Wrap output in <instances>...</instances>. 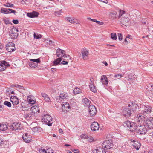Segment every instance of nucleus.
I'll use <instances>...</instances> for the list:
<instances>
[{"instance_id":"obj_1","label":"nucleus","mask_w":153,"mask_h":153,"mask_svg":"<svg viewBox=\"0 0 153 153\" xmlns=\"http://www.w3.org/2000/svg\"><path fill=\"white\" fill-rule=\"evenodd\" d=\"M53 119L51 116L48 114H45L42 117V121L49 126H51L53 123Z\"/></svg>"},{"instance_id":"obj_2","label":"nucleus","mask_w":153,"mask_h":153,"mask_svg":"<svg viewBox=\"0 0 153 153\" xmlns=\"http://www.w3.org/2000/svg\"><path fill=\"white\" fill-rule=\"evenodd\" d=\"M134 130L139 135H143L146 134L147 131V128L144 125L138 126L135 128Z\"/></svg>"},{"instance_id":"obj_3","label":"nucleus","mask_w":153,"mask_h":153,"mask_svg":"<svg viewBox=\"0 0 153 153\" xmlns=\"http://www.w3.org/2000/svg\"><path fill=\"white\" fill-rule=\"evenodd\" d=\"M56 55L57 57L60 58H68L69 59L71 58L69 55L65 54V52L64 50L60 48H58L57 50Z\"/></svg>"},{"instance_id":"obj_4","label":"nucleus","mask_w":153,"mask_h":153,"mask_svg":"<svg viewBox=\"0 0 153 153\" xmlns=\"http://www.w3.org/2000/svg\"><path fill=\"white\" fill-rule=\"evenodd\" d=\"M113 144L111 140H105L102 144V147L105 150L110 149L112 148Z\"/></svg>"},{"instance_id":"obj_5","label":"nucleus","mask_w":153,"mask_h":153,"mask_svg":"<svg viewBox=\"0 0 153 153\" xmlns=\"http://www.w3.org/2000/svg\"><path fill=\"white\" fill-rule=\"evenodd\" d=\"M124 125L127 127L130 128L131 131H134L135 128L136 127V124L134 123L131 122L129 121H127L124 123Z\"/></svg>"},{"instance_id":"obj_6","label":"nucleus","mask_w":153,"mask_h":153,"mask_svg":"<svg viewBox=\"0 0 153 153\" xmlns=\"http://www.w3.org/2000/svg\"><path fill=\"white\" fill-rule=\"evenodd\" d=\"M143 124L146 128H153V118H150L144 121Z\"/></svg>"},{"instance_id":"obj_7","label":"nucleus","mask_w":153,"mask_h":153,"mask_svg":"<svg viewBox=\"0 0 153 153\" xmlns=\"http://www.w3.org/2000/svg\"><path fill=\"white\" fill-rule=\"evenodd\" d=\"M151 110L152 108L151 106L149 105H145L141 113L144 115H148L151 112Z\"/></svg>"},{"instance_id":"obj_8","label":"nucleus","mask_w":153,"mask_h":153,"mask_svg":"<svg viewBox=\"0 0 153 153\" xmlns=\"http://www.w3.org/2000/svg\"><path fill=\"white\" fill-rule=\"evenodd\" d=\"M130 145L132 147H133L137 150L139 149L141 146L140 143L139 142L133 140H131Z\"/></svg>"},{"instance_id":"obj_9","label":"nucleus","mask_w":153,"mask_h":153,"mask_svg":"<svg viewBox=\"0 0 153 153\" xmlns=\"http://www.w3.org/2000/svg\"><path fill=\"white\" fill-rule=\"evenodd\" d=\"M69 97L67 93H63L61 94L59 96L57 97L56 100L57 101L59 102L63 100H65L67 99H68Z\"/></svg>"},{"instance_id":"obj_10","label":"nucleus","mask_w":153,"mask_h":153,"mask_svg":"<svg viewBox=\"0 0 153 153\" xmlns=\"http://www.w3.org/2000/svg\"><path fill=\"white\" fill-rule=\"evenodd\" d=\"M6 48L7 51L10 52H13L15 49V44L12 42L8 43Z\"/></svg>"},{"instance_id":"obj_11","label":"nucleus","mask_w":153,"mask_h":153,"mask_svg":"<svg viewBox=\"0 0 153 153\" xmlns=\"http://www.w3.org/2000/svg\"><path fill=\"white\" fill-rule=\"evenodd\" d=\"M88 110L90 116H94L96 114L97 112L96 108L93 105H90L88 108Z\"/></svg>"},{"instance_id":"obj_12","label":"nucleus","mask_w":153,"mask_h":153,"mask_svg":"<svg viewBox=\"0 0 153 153\" xmlns=\"http://www.w3.org/2000/svg\"><path fill=\"white\" fill-rule=\"evenodd\" d=\"M10 129L13 130H20L22 128L21 124L19 123L15 122L10 126Z\"/></svg>"},{"instance_id":"obj_13","label":"nucleus","mask_w":153,"mask_h":153,"mask_svg":"<svg viewBox=\"0 0 153 153\" xmlns=\"http://www.w3.org/2000/svg\"><path fill=\"white\" fill-rule=\"evenodd\" d=\"M70 108V106L68 103L66 102H64L62 104V112H66L69 111Z\"/></svg>"},{"instance_id":"obj_14","label":"nucleus","mask_w":153,"mask_h":153,"mask_svg":"<svg viewBox=\"0 0 153 153\" xmlns=\"http://www.w3.org/2000/svg\"><path fill=\"white\" fill-rule=\"evenodd\" d=\"M22 138L24 141L26 143H29L32 140L31 136L30 134L25 133L22 136Z\"/></svg>"},{"instance_id":"obj_15","label":"nucleus","mask_w":153,"mask_h":153,"mask_svg":"<svg viewBox=\"0 0 153 153\" xmlns=\"http://www.w3.org/2000/svg\"><path fill=\"white\" fill-rule=\"evenodd\" d=\"M138 106L134 102H130L128 104V108L129 110L131 109L133 112L136 111L138 108Z\"/></svg>"},{"instance_id":"obj_16","label":"nucleus","mask_w":153,"mask_h":153,"mask_svg":"<svg viewBox=\"0 0 153 153\" xmlns=\"http://www.w3.org/2000/svg\"><path fill=\"white\" fill-rule=\"evenodd\" d=\"M10 66L9 63L6 62L4 60H3L0 63V71H4L6 69V66Z\"/></svg>"},{"instance_id":"obj_17","label":"nucleus","mask_w":153,"mask_h":153,"mask_svg":"<svg viewBox=\"0 0 153 153\" xmlns=\"http://www.w3.org/2000/svg\"><path fill=\"white\" fill-rule=\"evenodd\" d=\"M81 53L83 59L85 60L87 59L89 53L88 50L85 48H83L81 50Z\"/></svg>"},{"instance_id":"obj_18","label":"nucleus","mask_w":153,"mask_h":153,"mask_svg":"<svg viewBox=\"0 0 153 153\" xmlns=\"http://www.w3.org/2000/svg\"><path fill=\"white\" fill-rule=\"evenodd\" d=\"M122 114L125 117H128L131 116L132 113L128 108H125L123 110Z\"/></svg>"},{"instance_id":"obj_19","label":"nucleus","mask_w":153,"mask_h":153,"mask_svg":"<svg viewBox=\"0 0 153 153\" xmlns=\"http://www.w3.org/2000/svg\"><path fill=\"white\" fill-rule=\"evenodd\" d=\"M91 128L92 131H95L99 129V126L97 122H94L91 125Z\"/></svg>"},{"instance_id":"obj_20","label":"nucleus","mask_w":153,"mask_h":153,"mask_svg":"<svg viewBox=\"0 0 153 153\" xmlns=\"http://www.w3.org/2000/svg\"><path fill=\"white\" fill-rule=\"evenodd\" d=\"M67 20L71 23H75L76 24H79L80 21L79 20L74 18L68 17L66 18Z\"/></svg>"},{"instance_id":"obj_21","label":"nucleus","mask_w":153,"mask_h":153,"mask_svg":"<svg viewBox=\"0 0 153 153\" xmlns=\"http://www.w3.org/2000/svg\"><path fill=\"white\" fill-rule=\"evenodd\" d=\"M121 24L125 26L127 25L128 23L129 22L130 19L128 18V16L123 17L121 19Z\"/></svg>"},{"instance_id":"obj_22","label":"nucleus","mask_w":153,"mask_h":153,"mask_svg":"<svg viewBox=\"0 0 153 153\" xmlns=\"http://www.w3.org/2000/svg\"><path fill=\"white\" fill-rule=\"evenodd\" d=\"M10 99L11 102L13 105H16L19 103V100L16 97L11 96Z\"/></svg>"},{"instance_id":"obj_23","label":"nucleus","mask_w":153,"mask_h":153,"mask_svg":"<svg viewBox=\"0 0 153 153\" xmlns=\"http://www.w3.org/2000/svg\"><path fill=\"white\" fill-rule=\"evenodd\" d=\"M39 13L36 11H33L32 12L28 13H27V16L29 17L34 18L37 17Z\"/></svg>"},{"instance_id":"obj_24","label":"nucleus","mask_w":153,"mask_h":153,"mask_svg":"<svg viewBox=\"0 0 153 153\" xmlns=\"http://www.w3.org/2000/svg\"><path fill=\"white\" fill-rule=\"evenodd\" d=\"M91 83H90L89 87L90 90L94 93L96 92L97 90L96 87L94 86L93 81L91 79Z\"/></svg>"},{"instance_id":"obj_25","label":"nucleus","mask_w":153,"mask_h":153,"mask_svg":"<svg viewBox=\"0 0 153 153\" xmlns=\"http://www.w3.org/2000/svg\"><path fill=\"white\" fill-rule=\"evenodd\" d=\"M101 82L103 85H106L108 82V80L107 77L105 75H103L100 79Z\"/></svg>"},{"instance_id":"obj_26","label":"nucleus","mask_w":153,"mask_h":153,"mask_svg":"<svg viewBox=\"0 0 153 153\" xmlns=\"http://www.w3.org/2000/svg\"><path fill=\"white\" fill-rule=\"evenodd\" d=\"M27 100L29 104H33L36 102V101L33 99V97L31 96L27 97Z\"/></svg>"},{"instance_id":"obj_27","label":"nucleus","mask_w":153,"mask_h":153,"mask_svg":"<svg viewBox=\"0 0 153 153\" xmlns=\"http://www.w3.org/2000/svg\"><path fill=\"white\" fill-rule=\"evenodd\" d=\"M31 110L32 112L34 113H39L40 110L39 108L37 105H35L31 108Z\"/></svg>"},{"instance_id":"obj_28","label":"nucleus","mask_w":153,"mask_h":153,"mask_svg":"<svg viewBox=\"0 0 153 153\" xmlns=\"http://www.w3.org/2000/svg\"><path fill=\"white\" fill-rule=\"evenodd\" d=\"M83 105L85 107H87L89 105L90 101L88 99L86 98H83L82 100Z\"/></svg>"},{"instance_id":"obj_29","label":"nucleus","mask_w":153,"mask_h":153,"mask_svg":"<svg viewBox=\"0 0 153 153\" xmlns=\"http://www.w3.org/2000/svg\"><path fill=\"white\" fill-rule=\"evenodd\" d=\"M41 95L44 98L45 100L47 102H49L51 101L50 99L48 96L45 93H42Z\"/></svg>"},{"instance_id":"obj_30","label":"nucleus","mask_w":153,"mask_h":153,"mask_svg":"<svg viewBox=\"0 0 153 153\" xmlns=\"http://www.w3.org/2000/svg\"><path fill=\"white\" fill-rule=\"evenodd\" d=\"M94 153H106L105 150L102 147L95 149Z\"/></svg>"},{"instance_id":"obj_31","label":"nucleus","mask_w":153,"mask_h":153,"mask_svg":"<svg viewBox=\"0 0 153 153\" xmlns=\"http://www.w3.org/2000/svg\"><path fill=\"white\" fill-rule=\"evenodd\" d=\"M7 128V125L5 124L0 123V130L5 131Z\"/></svg>"},{"instance_id":"obj_32","label":"nucleus","mask_w":153,"mask_h":153,"mask_svg":"<svg viewBox=\"0 0 153 153\" xmlns=\"http://www.w3.org/2000/svg\"><path fill=\"white\" fill-rule=\"evenodd\" d=\"M24 117L26 120H29L32 118V114L30 113H26L24 115Z\"/></svg>"},{"instance_id":"obj_33","label":"nucleus","mask_w":153,"mask_h":153,"mask_svg":"<svg viewBox=\"0 0 153 153\" xmlns=\"http://www.w3.org/2000/svg\"><path fill=\"white\" fill-rule=\"evenodd\" d=\"M62 58H58L55 60L53 62V65L54 66H56L59 64L61 61Z\"/></svg>"},{"instance_id":"obj_34","label":"nucleus","mask_w":153,"mask_h":153,"mask_svg":"<svg viewBox=\"0 0 153 153\" xmlns=\"http://www.w3.org/2000/svg\"><path fill=\"white\" fill-rule=\"evenodd\" d=\"M29 65L31 68H35L38 66L37 64L32 62H29Z\"/></svg>"},{"instance_id":"obj_35","label":"nucleus","mask_w":153,"mask_h":153,"mask_svg":"<svg viewBox=\"0 0 153 153\" xmlns=\"http://www.w3.org/2000/svg\"><path fill=\"white\" fill-rule=\"evenodd\" d=\"M18 36L17 32L14 33H10V36L11 38L13 39H15L17 38Z\"/></svg>"},{"instance_id":"obj_36","label":"nucleus","mask_w":153,"mask_h":153,"mask_svg":"<svg viewBox=\"0 0 153 153\" xmlns=\"http://www.w3.org/2000/svg\"><path fill=\"white\" fill-rule=\"evenodd\" d=\"M117 12L116 11L111 12L110 13V16L113 19H115L116 18V15Z\"/></svg>"},{"instance_id":"obj_37","label":"nucleus","mask_w":153,"mask_h":153,"mask_svg":"<svg viewBox=\"0 0 153 153\" xmlns=\"http://www.w3.org/2000/svg\"><path fill=\"white\" fill-rule=\"evenodd\" d=\"M80 92L81 90L80 89L78 88H76L74 90L73 92L74 94H79L80 93Z\"/></svg>"},{"instance_id":"obj_38","label":"nucleus","mask_w":153,"mask_h":153,"mask_svg":"<svg viewBox=\"0 0 153 153\" xmlns=\"http://www.w3.org/2000/svg\"><path fill=\"white\" fill-rule=\"evenodd\" d=\"M30 60L33 62H36L37 63H40L41 62L40 59L39 58L36 59H30Z\"/></svg>"},{"instance_id":"obj_39","label":"nucleus","mask_w":153,"mask_h":153,"mask_svg":"<svg viewBox=\"0 0 153 153\" xmlns=\"http://www.w3.org/2000/svg\"><path fill=\"white\" fill-rule=\"evenodd\" d=\"M111 39L114 40H116L117 39V36L115 33H111Z\"/></svg>"},{"instance_id":"obj_40","label":"nucleus","mask_w":153,"mask_h":153,"mask_svg":"<svg viewBox=\"0 0 153 153\" xmlns=\"http://www.w3.org/2000/svg\"><path fill=\"white\" fill-rule=\"evenodd\" d=\"M126 12L124 10H120L119 11V15L118 16V18L120 19L123 14H125Z\"/></svg>"},{"instance_id":"obj_41","label":"nucleus","mask_w":153,"mask_h":153,"mask_svg":"<svg viewBox=\"0 0 153 153\" xmlns=\"http://www.w3.org/2000/svg\"><path fill=\"white\" fill-rule=\"evenodd\" d=\"M1 12L4 14H8L7 8H2L1 10Z\"/></svg>"},{"instance_id":"obj_42","label":"nucleus","mask_w":153,"mask_h":153,"mask_svg":"<svg viewBox=\"0 0 153 153\" xmlns=\"http://www.w3.org/2000/svg\"><path fill=\"white\" fill-rule=\"evenodd\" d=\"M18 30L16 28L13 27L10 29V33H14L17 32Z\"/></svg>"},{"instance_id":"obj_43","label":"nucleus","mask_w":153,"mask_h":153,"mask_svg":"<svg viewBox=\"0 0 153 153\" xmlns=\"http://www.w3.org/2000/svg\"><path fill=\"white\" fill-rule=\"evenodd\" d=\"M4 6L6 7H12L14 6V5L9 3H7L6 4H4Z\"/></svg>"},{"instance_id":"obj_44","label":"nucleus","mask_w":153,"mask_h":153,"mask_svg":"<svg viewBox=\"0 0 153 153\" xmlns=\"http://www.w3.org/2000/svg\"><path fill=\"white\" fill-rule=\"evenodd\" d=\"M39 129H41V128H39L37 127H35L33 128L32 129L33 132L34 133L38 132H39Z\"/></svg>"},{"instance_id":"obj_45","label":"nucleus","mask_w":153,"mask_h":153,"mask_svg":"<svg viewBox=\"0 0 153 153\" xmlns=\"http://www.w3.org/2000/svg\"><path fill=\"white\" fill-rule=\"evenodd\" d=\"M143 117L140 114H138L136 118V120H137V121L140 122L142 119V117Z\"/></svg>"},{"instance_id":"obj_46","label":"nucleus","mask_w":153,"mask_h":153,"mask_svg":"<svg viewBox=\"0 0 153 153\" xmlns=\"http://www.w3.org/2000/svg\"><path fill=\"white\" fill-rule=\"evenodd\" d=\"M4 104L8 106L9 107H10L11 106V103L7 101H5L4 102Z\"/></svg>"},{"instance_id":"obj_47","label":"nucleus","mask_w":153,"mask_h":153,"mask_svg":"<svg viewBox=\"0 0 153 153\" xmlns=\"http://www.w3.org/2000/svg\"><path fill=\"white\" fill-rule=\"evenodd\" d=\"M34 38L36 39H38L39 38H41L42 37V36L40 34H36L35 33H34Z\"/></svg>"},{"instance_id":"obj_48","label":"nucleus","mask_w":153,"mask_h":153,"mask_svg":"<svg viewBox=\"0 0 153 153\" xmlns=\"http://www.w3.org/2000/svg\"><path fill=\"white\" fill-rule=\"evenodd\" d=\"M68 58V59H64V60H66V61H63L61 62V64H62V65H63L68 64V60L70 59Z\"/></svg>"},{"instance_id":"obj_49","label":"nucleus","mask_w":153,"mask_h":153,"mask_svg":"<svg viewBox=\"0 0 153 153\" xmlns=\"http://www.w3.org/2000/svg\"><path fill=\"white\" fill-rule=\"evenodd\" d=\"M8 14L11 13H13L15 14L16 13V11L13 10L12 9H11L7 8Z\"/></svg>"},{"instance_id":"obj_50","label":"nucleus","mask_w":153,"mask_h":153,"mask_svg":"<svg viewBox=\"0 0 153 153\" xmlns=\"http://www.w3.org/2000/svg\"><path fill=\"white\" fill-rule=\"evenodd\" d=\"M80 137L81 139H87L88 136L85 134H82L80 136Z\"/></svg>"},{"instance_id":"obj_51","label":"nucleus","mask_w":153,"mask_h":153,"mask_svg":"<svg viewBox=\"0 0 153 153\" xmlns=\"http://www.w3.org/2000/svg\"><path fill=\"white\" fill-rule=\"evenodd\" d=\"M87 139H88V141L90 142H92L94 141L93 138L91 136H88Z\"/></svg>"},{"instance_id":"obj_52","label":"nucleus","mask_w":153,"mask_h":153,"mask_svg":"<svg viewBox=\"0 0 153 153\" xmlns=\"http://www.w3.org/2000/svg\"><path fill=\"white\" fill-rule=\"evenodd\" d=\"M118 39L121 41L122 39V36L121 34L120 33H118Z\"/></svg>"},{"instance_id":"obj_53","label":"nucleus","mask_w":153,"mask_h":153,"mask_svg":"<svg viewBox=\"0 0 153 153\" xmlns=\"http://www.w3.org/2000/svg\"><path fill=\"white\" fill-rule=\"evenodd\" d=\"M46 150L44 149H41L39 150V153H46Z\"/></svg>"},{"instance_id":"obj_54","label":"nucleus","mask_w":153,"mask_h":153,"mask_svg":"<svg viewBox=\"0 0 153 153\" xmlns=\"http://www.w3.org/2000/svg\"><path fill=\"white\" fill-rule=\"evenodd\" d=\"M15 87L17 88H18L20 89H22L23 88V87L22 86H21L19 85H15Z\"/></svg>"},{"instance_id":"obj_55","label":"nucleus","mask_w":153,"mask_h":153,"mask_svg":"<svg viewBox=\"0 0 153 153\" xmlns=\"http://www.w3.org/2000/svg\"><path fill=\"white\" fill-rule=\"evenodd\" d=\"M4 21L6 24H9L10 23V22L9 21L8 19H4Z\"/></svg>"},{"instance_id":"obj_56","label":"nucleus","mask_w":153,"mask_h":153,"mask_svg":"<svg viewBox=\"0 0 153 153\" xmlns=\"http://www.w3.org/2000/svg\"><path fill=\"white\" fill-rule=\"evenodd\" d=\"M46 153H53V151L51 149H48L46 150Z\"/></svg>"},{"instance_id":"obj_57","label":"nucleus","mask_w":153,"mask_h":153,"mask_svg":"<svg viewBox=\"0 0 153 153\" xmlns=\"http://www.w3.org/2000/svg\"><path fill=\"white\" fill-rule=\"evenodd\" d=\"M13 22L14 24H17L19 23V21L17 20H13Z\"/></svg>"},{"instance_id":"obj_58","label":"nucleus","mask_w":153,"mask_h":153,"mask_svg":"<svg viewBox=\"0 0 153 153\" xmlns=\"http://www.w3.org/2000/svg\"><path fill=\"white\" fill-rule=\"evenodd\" d=\"M74 153H78L79 151L78 149H75L72 150Z\"/></svg>"},{"instance_id":"obj_59","label":"nucleus","mask_w":153,"mask_h":153,"mask_svg":"<svg viewBox=\"0 0 153 153\" xmlns=\"http://www.w3.org/2000/svg\"><path fill=\"white\" fill-rule=\"evenodd\" d=\"M120 76V74H116L114 75V77L115 78H117L118 79H119L121 78Z\"/></svg>"},{"instance_id":"obj_60","label":"nucleus","mask_w":153,"mask_h":153,"mask_svg":"<svg viewBox=\"0 0 153 153\" xmlns=\"http://www.w3.org/2000/svg\"><path fill=\"white\" fill-rule=\"evenodd\" d=\"M1 102L0 101V110L2 111L3 108H2V105H1Z\"/></svg>"},{"instance_id":"obj_61","label":"nucleus","mask_w":153,"mask_h":153,"mask_svg":"<svg viewBox=\"0 0 153 153\" xmlns=\"http://www.w3.org/2000/svg\"><path fill=\"white\" fill-rule=\"evenodd\" d=\"M91 21L95 22H98V21H97L95 19H91Z\"/></svg>"},{"instance_id":"obj_62","label":"nucleus","mask_w":153,"mask_h":153,"mask_svg":"<svg viewBox=\"0 0 153 153\" xmlns=\"http://www.w3.org/2000/svg\"><path fill=\"white\" fill-rule=\"evenodd\" d=\"M102 63L105 65V66H107L108 65V63L106 61H103Z\"/></svg>"},{"instance_id":"obj_63","label":"nucleus","mask_w":153,"mask_h":153,"mask_svg":"<svg viewBox=\"0 0 153 153\" xmlns=\"http://www.w3.org/2000/svg\"><path fill=\"white\" fill-rule=\"evenodd\" d=\"M97 23H98V24L100 25H102L103 24V23L102 22H100L99 21H98V22H97Z\"/></svg>"},{"instance_id":"obj_64","label":"nucleus","mask_w":153,"mask_h":153,"mask_svg":"<svg viewBox=\"0 0 153 153\" xmlns=\"http://www.w3.org/2000/svg\"><path fill=\"white\" fill-rule=\"evenodd\" d=\"M59 133H60L62 134L63 133V131H62V129H59Z\"/></svg>"}]
</instances>
